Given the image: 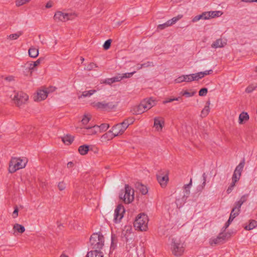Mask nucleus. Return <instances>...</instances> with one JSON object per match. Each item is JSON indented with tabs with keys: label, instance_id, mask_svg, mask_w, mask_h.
Returning a JSON list of instances; mask_svg holds the SVG:
<instances>
[{
	"label": "nucleus",
	"instance_id": "423d86ee",
	"mask_svg": "<svg viewBox=\"0 0 257 257\" xmlns=\"http://www.w3.org/2000/svg\"><path fill=\"white\" fill-rule=\"evenodd\" d=\"M130 123L128 120L125 119L123 122L118 123L113 126L111 129V132L113 133L115 137L119 136L123 134Z\"/></svg>",
	"mask_w": 257,
	"mask_h": 257
},
{
	"label": "nucleus",
	"instance_id": "2f4dec72",
	"mask_svg": "<svg viewBox=\"0 0 257 257\" xmlns=\"http://www.w3.org/2000/svg\"><path fill=\"white\" fill-rule=\"evenodd\" d=\"M86 257H103L102 252L97 250L88 252Z\"/></svg>",
	"mask_w": 257,
	"mask_h": 257
},
{
	"label": "nucleus",
	"instance_id": "bb28decb",
	"mask_svg": "<svg viewBox=\"0 0 257 257\" xmlns=\"http://www.w3.org/2000/svg\"><path fill=\"white\" fill-rule=\"evenodd\" d=\"M96 92L97 90L96 89H91L89 90L84 91L82 92L81 95L78 96V98L80 99L83 97H90Z\"/></svg>",
	"mask_w": 257,
	"mask_h": 257
},
{
	"label": "nucleus",
	"instance_id": "ddd939ff",
	"mask_svg": "<svg viewBox=\"0 0 257 257\" xmlns=\"http://www.w3.org/2000/svg\"><path fill=\"white\" fill-rule=\"evenodd\" d=\"M81 130L82 134L85 135H94L99 132V127L97 125L83 126Z\"/></svg>",
	"mask_w": 257,
	"mask_h": 257
},
{
	"label": "nucleus",
	"instance_id": "e433bc0d",
	"mask_svg": "<svg viewBox=\"0 0 257 257\" xmlns=\"http://www.w3.org/2000/svg\"><path fill=\"white\" fill-rule=\"evenodd\" d=\"M13 229L21 233L25 231L24 226L18 223H16L14 225Z\"/></svg>",
	"mask_w": 257,
	"mask_h": 257
},
{
	"label": "nucleus",
	"instance_id": "f03ea898",
	"mask_svg": "<svg viewBox=\"0 0 257 257\" xmlns=\"http://www.w3.org/2000/svg\"><path fill=\"white\" fill-rule=\"evenodd\" d=\"M28 163L27 158H12L9 163V172L13 173L17 170L24 168Z\"/></svg>",
	"mask_w": 257,
	"mask_h": 257
},
{
	"label": "nucleus",
	"instance_id": "9b49d317",
	"mask_svg": "<svg viewBox=\"0 0 257 257\" xmlns=\"http://www.w3.org/2000/svg\"><path fill=\"white\" fill-rule=\"evenodd\" d=\"M244 164L245 161L244 160H243L238 165L236 166L232 176V183L235 185L236 182L239 180Z\"/></svg>",
	"mask_w": 257,
	"mask_h": 257
},
{
	"label": "nucleus",
	"instance_id": "0eeeda50",
	"mask_svg": "<svg viewBox=\"0 0 257 257\" xmlns=\"http://www.w3.org/2000/svg\"><path fill=\"white\" fill-rule=\"evenodd\" d=\"M76 16L75 14L64 13L61 11H57L54 16V20L57 22H65L72 18V16Z\"/></svg>",
	"mask_w": 257,
	"mask_h": 257
},
{
	"label": "nucleus",
	"instance_id": "473e14b6",
	"mask_svg": "<svg viewBox=\"0 0 257 257\" xmlns=\"http://www.w3.org/2000/svg\"><path fill=\"white\" fill-rule=\"evenodd\" d=\"M61 139L64 144L67 145H69L73 142L74 137L70 135H67L62 137Z\"/></svg>",
	"mask_w": 257,
	"mask_h": 257
},
{
	"label": "nucleus",
	"instance_id": "603ef678",
	"mask_svg": "<svg viewBox=\"0 0 257 257\" xmlns=\"http://www.w3.org/2000/svg\"><path fill=\"white\" fill-rule=\"evenodd\" d=\"M26 65L28 70L31 71V72L35 69V67L33 66V63H32V62H27Z\"/></svg>",
	"mask_w": 257,
	"mask_h": 257
},
{
	"label": "nucleus",
	"instance_id": "5701e85b",
	"mask_svg": "<svg viewBox=\"0 0 257 257\" xmlns=\"http://www.w3.org/2000/svg\"><path fill=\"white\" fill-rule=\"evenodd\" d=\"M249 118V115L246 112L243 111L239 115L238 123L239 124H242L247 122Z\"/></svg>",
	"mask_w": 257,
	"mask_h": 257
},
{
	"label": "nucleus",
	"instance_id": "6e6552de",
	"mask_svg": "<svg viewBox=\"0 0 257 257\" xmlns=\"http://www.w3.org/2000/svg\"><path fill=\"white\" fill-rule=\"evenodd\" d=\"M172 249L173 253L176 256H180L184 252L183 243L179 240H172Z\"/></svg>",
	"mask_w": 257,
	"mask_h": 257
},
{
	"label": "nucleus",
	"instance_id": "c85d7f7f",
	"mask_svg": "<svg viewBox=\"0 0 257 257\" xmlns=\"http://www.w3.org/2000/svg\"><path fill=\"white\" fill-rule=\"evenodd\" d=\"M29 55L32 58H36L39 55V50L33 46L30 48L28 51Z\"/></svg>",
	"mask_w": 257,
	"mask_h": 257
},
{
	"label": "nucleus",
	"instance_id": "774afa93",
	"mask_svg": "<svg viewBox=\"0 0 257 257\" xmlns=\"http://www.w3.org/2000/svg\"><path fill=\"white\" fill-rule=\"evenodd\" d=\"M73 166V163L71 162H69L67 163V167L71 168Z\"/></svg>",
	"mask_w": 257,
	"mask_h": 257
},
{
	"label": "nucleus",
	"instance_id": "37998d69",
	"mask_svg": "<svg viewBox=\"0 0 257 257\" xmlns=\"http://www.w3.org/2000/svg\"><path fill=\"white\" fill-rule=\"evenodd\" d=\"M182 18V15H178L177 17H174L172 19L168 20V23L171 26L175 24L178 20Z\"/></svg>",
	"mask_w": 257,
	"mask_h": 257
},
{
	"label": "nucleus",
	"instance_id": "79ce46f5",
	"mask_svg": "<svg viewBox=\"0 0 257 257\" xmlns=\"http://www.w3.org/2000/svg\"><path fill=\"white\" fill-rule=\"evenodd\" d=\"M97 65L94 63L91 62L88 63L85 67H84V70L86 71H91L93 70L94 68H97Z\"/></svg>",
	"mask_w": 257,
	"mask_h": 257
},
{
	"label": "nucleus",
	"instance_id": "f8f14e48",
	"mask_svg": "<svg viewBox=\"0 0 257 257\" xmlns=\"http://www.w3.org/2000/svg\"><path fill=\"white\" fill-rule=\"evenodd\" d=\"M164 126L165 119L163 117L157 116L154 118L153 127L156 132H162Z\"/></svg>",
	"mask_w": 257,
	"mask_h": 257
},
{
	"label": "nucleus",
	"instance_id": "bf43d9fd",
	"mask_svg": "<svg viewBox=\"0 0 257 257\" xmlns=\"http://www.w3.org/2000/svg\"><path fill=\"white\" fill-rule=\"evenodd\" d=\"M113 81V83L116 82H119L122 80V77H120V74H119L117 76L111 78Z\"/></svg>",
	"mask_w": 257,
	"mask_h": 257
},
{
	"label": "nucleus",
	"instance_id": "69168bd1",
	"mask_svg": "<svg viewBox=\"0 0 257 257\" xmlns=\"http://www.w3.org/2000/svg\"><path fill=\"white\" fill-rule=\"evenodd\" d=\"M104 83H106V84H111L113 83V81H112V79L111 78H108V79L105 80V81H104Z\"/></svg>",
	"mask_w": 257,
	"mask_h": 257
},
{
	"label": "nucleus",
	"instance_id": "dca6fc26",
	"mask_svg": "<svg viewBox=\"0 0 257 257\" xmlns=\"http://www.w3.org/2000/svg\"><path fill=\"white\" fill-rule=\"evenodd\" d=\"M194 76L195 74L183 75L175 79L174 82L176 83H180L183 82H190L193 81H196V77Z\"/></svg>",
	"mask_w": 257,
	"mask_h": 257
},
{
	"label": "nucleus",
	"instance_id": "8fccbe9b",
	"mask_svg": "<svg viewBox=\"0 0 257 257\" xmlns=\"http://www.w3.org/2000/svg\"><path fill=\"white\" fill-rule=\"evenodd\" d=\"M111 43V39H108L107 41H106L103 45V47L104 49L108 50L110 47Z\"/></svg>",
	"mask_w": 257,
	"mask_h": 257
},
{
	"label": "nucleus",
	"instance_id": "680f3d73",
	"mask_svg": "<svg viewBox=\"0 0 257 257\" xmlns=\"http://www.w3.org/2000/svg\"><path fill=\"white\" fill-rule=\"evenodd\" d=\"M18 211H19L18 208L17 207H16L15 209V210H14V212L13 213V218H15L18 217Z\"/></svg>",
	"mask_w": 257,
	"mask_h": 257
},
{
	"label": "nucleus",
	"instance_id": "393cba45",
	"mask_svg": "<svg viewBox=\"0 0 257 257\" xmlns=\"http://www.w3.org/2000/svg\"><path fill=\"white\" fill-rule=\"evenodd\" d=\"M222 242V237H221V235L219 234L216 237H212L210 238L209 240V243L212 246H214Z\"/></svg>",
	"mask_w": 257,
	"mask_h": 257
},
{
	"label": "nucleus",
	"instance_id": "b1692460",
	"mask_svg": "<svg viewBox=\"0 0 257 257\" xmlns=\"http://www.w3.org/2000/svg\"><path fill=\"white\" fill-rule=\"evenodd\" d=\"M210 19V13L209 12H206L203 13L202 14L200 15H198L195 16L193 19V22H196L201 19L207 20Z\"/></svg>",
	"mask_w": 257,
	"mask_h": 257
},
{
	"label": "nucleus",
	"instance_id": "f704fd0d",
	"mask_svg": "<svg viewBox=\"0 0 257 257\" xmlns=\"http://www.w3.org/2000/svg\"><path fill=\"white\" fill-rule=\"evenodd\" d=\"M89 148V146L88 145H82L78 148V152L80 155H85L88 153Z\"/></svg>",
	"mask_w": 257,
	"mask_h": 257
},
{
	"label": "nucleus",
	"instance_id": "6e6d98bb",
	"mask_svg": "<svg viewBox=\"0 0 257 257\" xmlns=\"http://www.w3.org/2000/svg\"><path fill=\"white\" fill-rule=\"evenodd\" d=\"M153 66V64L152 62H148L147 63H145L141 64V67H138V70L141 69L143 67H151V66Z\"/></svg>",
	"mask_w": 257,
	"mask_h": 257
},
{
	"label": "nucleus",
	"instance_id": "de8ad7c7",
	"mask_svg": "<svg viewBox=\"0 0 257 257\" xmlns=\"http://www.w3.org/2000/svg\"><path fill=\"white\" fill-rule=\"evenodd\" d=\"M31 0H17L16 5L18 7L21 6L30 2Z\"/></svg>",
	"mask_w": 257,
	"mask_h": 257
},
{
	"label": "nucleus",
	"instance_id": "aec40b11",
	"mask_svg": "<svg viewBox=\"0 0 257 257\" xmlns=\"http://www.w3.org/2000/svg\"><path fill=\"white\" fill-rule=\"evenodd\" d=\"M119 101L120 99L118 96H113L110 97L108 101L106 102L108 103L110 109H112L117 106Z\"/></svg>",
	"mask_w": 257,
	"mask_h": 257
},
{
	"label": "nucleus",
	"instance_id": "052dcab7",
	"mask_svg": "<svg viewBox=\"0 0 257 257\" xmlns=\"http://www.w3.org/2000/svg\"><path fill=\"white\" fill-rule=\"evenodd\" d=\"M234 186L235 184L231 183V185L228 187L226 191L228 194L230 193L232 191Z\"/></svg>",
	"mask_w": 257,
	"mask_h": 257
},
{
	"label": "nucleus",
	"instance_id": "c756f323",
	"mask_svg": "<svg viewBox=\"0 0 257 257\" xmlns=\"http://www.w3.org/2000/svg\"><path fill=\"white\" fill-rule=\"evenodd\" d=\"M213 72L212 70L210 69L209 70L205 71L204 72H200L197 73H195V77H196V80H199L203 78L204 76L212 74Z\"/></svg>",
	"mask_w": 257,
	"mask_h": 257
},
{
	"label": "nucleus",
	"instance_id": "5fc2aeb1",
	"mask_svg": "<svg viewBox=\"0 0 257 257\" xmlns=\"http://www.w3.org/2000/svg\"><path fill=\"white\" fill-rule=\"evenodd\" d=\"M170 26L169 23H168V21H167V22H166L165 23L163 24H160V25H159L158 26V28L157 29L158 30H163L167 27H168Z\"/></svg>",
	"mask_w": 257,
	"mask_h": 257
},
{
	"label": "nucleus",
	"instance_id": "6ab92c4d",
	"mask_svg": "<svg viewBox=\"0 0 257 257\" xmlns=\"http://www.w3.org/2000/svg\"><path fill=\"white\" fill-rule=\"evenodd\" d=\"M92 106L98 109L102 110H106L110 109L109 105L106 101H103L101 102H93L91 103Z\"/></svg>",
	"mask_w": 257,
	"mask_h": 257
},
{
	"label": "nucleus",
	"instance_id": "a18cd8bd",
	"mask_svg": "<svg viewBox=\"0 0 257 257\" xmlns=\"http://www.w3.org/2000/svg\"><path fill=\"white\" fill-rule=\"evenodd\" d=\"M45 91L47 92V95L48 94L54 92L56 90V87L53 86H50L48 87H43Z\"/></svg>",
	"mask_w": 257,
	"mask_h": 257
},
{
	"label": "nucleus",
	"instance_id": "58836bf2",
	"mask_svg": "<svg viewBox=\"0 0 257 257\" xmlns=\"http://www.w3.org/2000/svg\"><path fill=\"white\" fill-rule=\"evenodd\" d=\"M247 197V195L242 196L239 200L235 203V206L240 208L242 204L246 201Z\"/></svg>",
	"mask_w": 257,
	"mask_h": 257
},
{
	"label": "nucleus",
	"instance_id": "13d9d810",
	"mask_svg": "<svg viewBox=\"0 0 257 257\" xmlns=\"http://www.w3.org/2000/svg\"><path fill=\"white\" fill-rule=\"evenodd\" d=\"M208 90L206 88H203L199 91V95L201 96H205L207 94Z\"/></svg>",
	"mask_w": 257,
	"mask_h": 257
},
{
	"label": "nucleus",
	"instance_id": "a19ab883",
	"mask_svg": "<svg viewBox=\"0 0 257 257\" xmlns=\"http://www.w3.org/2000/svg\"><path fill=\"white\" fill-rule=\"evenodd\" d=\"M137 188L143 195L146 194L148 192L147 187L146 186L143 185L142 184H138L137 186Z\"/></svg>",
	"mask_w": 257,
	"mask_h": 257
},
{
	"label": "nucleus",
	"instance_id": "1a4fd4ad",
	"mask_svg": "<svg viewBox=\"0 0 257 257\" xmlns=\"http://www.w3.org/2000/svg\"><path fill=\"white\" fill-rule=\"evenodd\" d=\"M125 209L123 205L121 204L118 205L114 210L113 221L115 223H119L123 218Z\"/></svg>",
	"mask_w": 257,
	"mask_h": 257
},
{
	"label": "nucleus",
	"instance_id": "412c9836",
	"mask_svg": "<svg viewBox=\"0 0 257 257\" xmlns=\"http://www.w3.org/2000/svg\"><path fill=\"white\" fill-rule=\"evenodd\" d=\"M142 102L144 104L143 105L146 111L151 109L156 105V102L155 100L153 99L152 98L145 99L142 101Z\"/></svg>",
	"mask_w": 257,
	"mask_h": 257
},
{
	"label": "nucleus",
	"instance_id": "39448f33",
	"mask_svg": "<svg viewBox=\"0 0 257 257\" xmlns=\"http://www.w3.org/2000/svg\"><path fill=\"white\" fill-rule=\"evenodd\" d=\"M90 243L92 247L101 249L104 245V237L98 233H93L90 238Z\"/></svg>",
	"mask_w": 257,
	"mask_h": 257
},
{
	"label": "nucleus",
	"instance_id": "f3484780",
	"mask_svg": "<svg viewBox=\"0 0 257 257\" xmlns=\"http://www.w3.org/2000/svg\"><path fill=\"white\" fill-rule=\"evenodd\" d=\"M240 208L238 207L235 206L232 209L228 221L225 223L224 226V230H225L230 225L231 222L233 221L234 218L237 216L240 212Z\"/></svg>",
	"mask_w": 257,
	"mask_h": 257
},
{
	"label": "nucleus",
	"instance_id": "4c0bfd02",
	"mask_svg": "<svg viewBox=\"0 0 257 257\" xmlns=\"http://www.w3.org/2000/svg\"><path fill=\"white\" fill-rule=\"evenodd\" d=\"M257 226V222L254 220H251L249 224L244 227V229L247 230L253 229Z\"/></svg>",
	"mask_w": 257,
	"mask_h": 257
},
{
	"label": "nucleus",
	"instance_id": "72a5a7b5",
	"mask_svg": "<svg viewBox=\"0 0 257 257\" xmlns=\"http://www.w3.org/2000/svg\"><path fill=\"white\" fill-rule=\"evenodd\" d=\"M91 118V115L89 113H85L83 115L81 121L82 124L84 125L83 126H87V124L88 123Z\"/></svg>",
	"mask_w": 257,
	"mask_h": 257
},
{
	"label": "nucleus",
	"instance_id": "20e7f679",
	"mask_svg": "<svg viewBox=\"0 0 257 257\" xmlns=\"http://www.w3.org/2000/svg\"><path fill=\"white\" fill-rule=\"evenodd\" d=\"M120 199L125 203H130L134 199V190L128 185H125V190L119 195Z\"/></svg>",
	"mask_w": 257,
	"mask_h": 257
},
{
	"label": "nucleus",
	"instance_id": "a878e982",
	"mask_svg": "<svg viewBox=\"0 0 257 257\" xmlns=\"http://www.w3.org/2000/svg\"><path fill=\"white\" fill-rule=\"evenodd\" d=\"M225 45V42L223 41L222 39H218L212 44L211 47L214 48H222Z\"/></svg>",
	"mask_w": 257,
	"mask_h": 257
},
{
	"label": "nucleus",
	"instance_id": "2eb2a0df",
	"mask_svg": "<svg viewBox=\"0 0 257 257\" xmlns=\"http://www.w3.org/2000/svg\"><path fill=\"white\" fill-rule=\"evenodd\" d=\"M168 174L169 172L168 171H167L164 173H160L157 176L158 181L160 184L161 186L163 188L165 187L168 182Z\"/></svg>",
	"mask_w": 257,
	"mask_h": 257
},
{
	"label": "nucleus",
	"instance_id": "09e8293b",
	"mask_svg": "<svg viewBox=\"0 0 257 257\" xmlns=\"http://www.w3.org/2000/svg\"><path fill=\"white\" fill-rule=\"evenodd\" d=\"M57 187L60 191H63L66 188V184L64 181L59 182Z\"/></svg>",
	"mask_w": 257,
	"mask_h": 257
},
{
	"label": "nucleus",
	"instance_id": "3c124183",
	"mask_svg": "<svg viewBox=\"0 0 257 257\" xmlns=\"http://www.w3.org/2000/svg\"><path fill=\"white\" fill-rule=\"evenodd\" d=\"M136 73V71L131 72V73H125L122 74H120V77H122V79L123 78H130L133 76V75Z\"/></svg>",
	"mask_w": 257,
	"mask_h": 257
},
{
	"label": "nucleus",
	"instance_id": "4d7b16f0",
	"mask_svg": "<svg viewBox=\"0 0 257 257\" xmlns=\"http://www.w3.org/2000/svg\"><path fill=\"white\" fill-rule=\"evenodd\" d=\"M21 35H22V33L21 32H20L19 33H16V34H13L9 36V38H10V39H11L12 40H16Z\"/></svg>",
	"mask_w": 257,
	"mask_h": 257
},
{
	"label": "nucleus",
	"instance_id": "7c9ffc66",
	"mask_svg": "<svg viewBox=\"0 0 257 257\" xmlns=\"http://www.w3.org/2000/svg\"><path fill=\"white\" fill-rule=\"evenodd\" d=\"M196 91L190 89L189 90H182L180 92V94L182 96H184L186 97H190L194 96L196 94Z\"/></svg>",
	"mask_w": 257,
	"mask_h": 257
},
{
	"label": "nucleus",
	"instance_id": "f257e3e1",
	"mask_svg": "<svg viewBox=\"0 0 257 257\" xmlns=\"http://www.w3.org/2000/svg\"><path fill=\"white\" fill-rule=\"evenodd\" d=\"M10 98L13 103L18 107L26 104L29 100L28 95L23 91H14Z\"/></svg>",
	"mask_w": 257,
	"mask_h": 257
},
{
	"label": "nucleus",
	"instance_id": "4468645a",
	"mask_svg": "<svg viewBox=\"0 0 257 257\" xmlns=\"http://www.w3.org/2000/svg\"><path fill=\"white\" fill-rule=\"evenodd\" d=\"M48 95L44 88L38 89L33 95V100L35 102H40L47 98Z\"/></svg>",
	"mask_w": 257,
	"mask_h": 257
},
{
	"label": "nucleus",
	"instance_id": "864d4df0",
	"mask_svg": "<svg viewBox=\"0 0 257 257\" xmlns=\"http://www.w3.org/2000/svg\"><path fill=\"white\" fill-rule=\"evenodd\" d=\"M219 235H221V237H222V242L224 241L226 239H228L230 237V234L228 233L221 232L219 233Z\"/></svg>",
	"mask_w": 257,
	"mask_h": 257
},
{
	"label": "nucleus",
	"instance_id": "338daca9",
	"mask_svg": "<svg viewBox=\"0 0 257 257\" xmlns=\"http://www.w3.org/2000/svg\"><path fill=\"white\" fill-rule=\"evenodd\" d=\"M202 177H203V182L202 183V185H203V186H204L206 185L207 175L204 173H203V174L202 175Z\"/></svg>",
	"mask_w": 257,
	"mask_h": 257
},
{
	"label": "nucleus",
	"instance_id": "cd10ccee",
	"mask_svg": "<svg viewBox=\"0 0 257 257\" xmlns=\"http://www.w3.org/2000/svg\"><path fill=\"white\" fill-rule=\"evenodd\" d=\"M192 179H191L189 183L188 184H186V185H184V196L183 197V198H184L185 197V199H186L188 197V196L190 193V189L192 186Z\"/></svg>",
	"mask_w": 257,
	"mask_h": 257
},
{
	"label": "nucleus",
	"instance_id": "a211bd4d",
	"mask_svg": "<svg viewBox=\"0 0 257 257\" xmlns=\"http://www.w3.org/2000/svg\"><path fill=\"white\" fill-rule=\"evenodd\" d=\"M144 104L141 102L138 105H135L132 107L131 112L135 115L140 114L146 111Z\"/></svg>",
	"mask_w": 257,
	"mask_h": 257
},
{
	"label": "nucleus",
	"instance_id": "c9c22d12",
	"mask_svg": "<svg viewBox=\"0 0 257 257\" xmlns=\"http://www.w3.org/2000/svg\"><path fill=\"white\" fill-rule=\"evenodd\" d=\"M209 105L210 102L208 101L206 103V105L204 106V108L201 112L200 116L201 117H205L208 114L210 111Z\"/></svg>",
	"mask_w": 257,
	"mask_h": 257
},
{
	"label": "nucleus",
	"instance_id": "e2e57ef3",
	"mask_svg": "<svg viewBox=\"0 0 257 257\" xmlns=\"http://www.w3.org/2000/svg\"><path fill=\"white\" fill-rule=\"evenodd\" d=\"M53 2L52 1H49L47 3V4H46V6H45V7L47 8V9H49V8H51L53 7Z\"/></svg>",
	"mask_w": 257,
	"mask_h": 257
},
{
	"label": "nucleus",
	"instance_id": "9d476101",
	"mask_svg": "<svg viewBox=\"0 0 257 257\" xmlns=\"http://www.w3.org/2000/svg\"><path fill=\"white\" fill-rule=\"evenodd\" d=\"M244 164L245 161L244 160H243L238 165L236 166L232 176V183L235 185L236 182L239 180Z\"/></svg>",
	"mask_w": 257,
	"mask_h": 257
},
{
	"label": "nucleus",
	"instance_id": "4be33fe9",
	"mask_svg": "<svg viewBox=\"0 0 257 257\" xmlns=\"http://www.w3.org/2000/svg\"><path fill=\"white\" fill-rule=\"evenodd\" d=\"M114 137H115V136L113 133L111 132V130L101 136L100 140L101 142H106L108 141L112 140Z\"/></svg>",
	"mask_w": 257,
	"mask_h": 257
},
{
	"label": "nucleus",
	"instance_id": "ea45409f",
	"mask_svg": "<svg viewBox=\"0 0 257 257\" xmlns=\"http://www.w3.org/2000/svg\"><path fill=\"white\" fill-rule=\"evenodd\" d=\"M257 88V84H251L249 85L245 90V91L247 93H251Z\"/></svg>",
	"mask_w": 257,
	"mask_h": 257
},
{
	"label": "nucleus",
	"instance_id": "c03bdc74",
	"mask_svg": "<svg viewBox=\"0 0 257 257\" xmlns=\"http://www.w3.org/2000/svg\"><path fill=\"white\" fill-rule=\"evenodd\" d=\"M209 13H210V19L213 18L215 17H220L222 14V13L221 11H210V12H209Z\"/></svg>",
	"mask_w": 257,
	"mask_h": 257
},
{
	"label": "nucleus",
	"instance_id": "49530a36",
	"mask_svg": "<svg viewBox=\"0 0 257 257\" xmlns=\"http://www.w3.org/2000/svg\"><path fill=\"white\" fill-rule=\"evenodd\" d=\"M109 126V124L107 123H102L100 125H98L99 132L106 131L108 128Z\"/></svg>",
	"mask_w": 257,
	"mask_h": 257
},
{
	"label": "nucleus",
	"instance_id": "7ed1b4c3",
	"mask_svg": "<svg viewBox=\"0 0 257 257\" xmlns=\"http://www.w3.org/2000/svg\"><path fill=\"white\" fill-rule=\"evenodd\" d=\"M148 217L145 214H140L137 217L134 225L136 229L146 231L148 228Z\"/></svg>",
	"mask_w": 257,
	"mask_h": 257
},
{
	"label": "nucleus",
	"instance_id": "0e129e2a",
	"mask_svg": "<svg viewBox=\"0 0 257 257\" xmlns=\"http://www.w3.org/2000/svg\"><path fill=\"white\" fill-rule=\"evenodd\" d=\"M41 61V60L40 59H38L37 61H36L35 62H32V63H33V66H34L36 68L40 64Z\"/></svg>",
	"mask_w": 257,
	"mask_h": 257
}]
</instances>
